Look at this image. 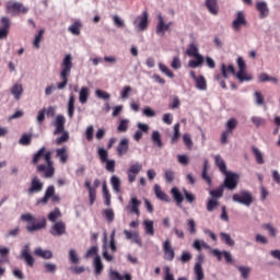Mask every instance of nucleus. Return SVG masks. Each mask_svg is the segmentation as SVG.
<instances>
[{"label": "nucleus", "mask_w": 280, "mask_h": 280, "mask_svg": "<svg viewBox=\"0 0 280 280\" xmlns=\"http://www.w3.org/2000/svg\"><path fill=\"white\" fill-rule=\"evenodd\" d=\"M44 159L45 164L40 163V160ZM32 164L37 165L36 170L39 174H44V178H51L56 174V168L54 167V161H51V153L47 151L45 147H42L32 159Z\"/></svg>", "instance_id": "1"}, {"label": "nucleus", "mask_w": 280, "mask_h": 280, "mask_svg": "<svg viewBox=\"0 0 280 280\" xmlns=\"http://www.w3.org/2000/svg\"><path fill=\"white\" fill-rule=\"evenodd\" d=\"M22 222H27L26 231L28 233H36V231H43V229H47V219L45 217H36L32 213H23L21 214Z\"/></svg>", "instance_id": "2"}, {"label": "nucleus", "mask_w": 280, "mask_h": 280, "mask_svg": "<svg viewBox=\"0 0 280 280\" xmlns=\"http://www.w3.org/2000/svg\"><path fill=\"white\" fill-rule=\"evenodd\" d=\"M71 69H73V57L66 55L61 62L60 79L62 82L58 83L57 89L62 91L69 84V75H71Z\"/></svg>", "instance_id": "3"}, {"label": "nucleus", "mask_w": 280, "mask_h": 280, "mask_svg": "<svg viewBox=\"0 0 280 280\" xmlns=\"http://www.w3.org/2000/svg\"><path fill=\"white\" fill-rule=\"evenodd\" d=\"M187 56L195 58L196 60H189L188 67L190 69H198L201 65H205V57L198 52V46L196 44H190L186 50Z\"/></svg>", "instance_id": "4"}, {"label": "nucleus", "mask_w": 280, "mask_h": 280, "mask_svg": "<svg viewBox=\"0 0 280 280\" xmlns=\"http://www.w3.org/2000/svg\"><path fill=\"white\" fill-rule=\"evenodd\" d=\"M30 8L24 7L22 2L10 0L5 3V13L10 16H19L20 14H27Z\"/></svg>", "instance_id": "5"}, {"label": "nucleus", "mask_w": 280, "mask_h": 280, "mask_svg": "<svg viewBox=\"0 0 280 280\" xmlns=\"http://www.w3.org/2000/svg\"><path fill=\"white\" fill-rule=\"evenodd\" d=\"M49 200H51V202H52L54 205L60 202V195H57V194H56V187H54V186H48V187L46 188V191H45V194H44V197L38 198L37 201H36V205H37V206H38V205L45 206V205H47V202H49Z\"/></svg>", "instance_id": "6"}, {"label": "nucleus", "mask_w": 280, "mask_h": 280, "mask_svg": "<svg viewBox=\"0 0 280 280\" xmlns=\"http://www.w3.org/2000/svg\"><path fill=\"white\" fill-rule=\"evenodd\" d=\"M223 174L225 176L223 187H225V189H230V191H233V189H237V183H240V175H237V173L232 172Z\"/></svg>", "instance_id": "7"}, {"label": "nucleus", "mask_w": 280, "mask_h": 280, "mask_svg": "<svg viewBox=\"0 0 280 280\" xmlns=\"http://www.w3.org/2000/svg\"><path fill=\"white\" fill-rule=\"evenodd\" d=\"M150 24L148 11H143L141 15L136 16L133 20V26L138 32H145Z\"/></svg>", "instance_id": "8"}, {"label": "nucleus", "mask_w": 280, "mask_h": 280, "mask_svg": "<svg viewBox=\"0 0 280 280\" xmlns=\"http://www.w3.org/2000/svg\"><path fill=\"white\" fill-rule=\"evenodd\" d=\"M232 200L234 202H238L240 205H245V207H250V205H253V195L246 190H243L240 194H234Z\"/></svg>", "instance_id": "9"}, {"label": "nucleus", "mask_w": 280, "mask_h": 280, "mask_svg": "<svg viewBox=\"0 0 280 280\" xmlns=\"http://www.w3.org/2000/svg\"><path fill=\"white\" fill-rule=\"evenodd\" d=\"M242 27H248V21H246V15H244V12L237 11L236 18L232 22V28L234 32H241Z\"/></svg>", "instance_id": "10"}, {"label": "nucleus", "mask_w": 280, "mask_h": 280, "mask_svg": "<svg viewBox=\"0 0 280 280\" xmlns=\"http://www.w3.org/2000/svg\"><path fill=\"white\" fill-rule=\"evenodd\" d=\"M164 259L166 261H174V258L176 257V252H174V247H172V241L170 238H166L165 242L162 245Z\"/></svg>", "instance_id": "11"}, {"label": "nucleus", "mask_w": 280, "mask_h": 280, "mask_svg": "<svg viewBox=\"0 0 280 280\" xmlns=\"http://www.w3.org/2000/svg\"><path fill=\"white\" fill-rule=\"evenodd\" d=\"M142 170H143L142 163L138 162L130 165L129 168L127 170V176H128L129 183H135V180H137V175H139Z\"/></svg>", "instance_id": "12"}, {"label": "nucleus", "mask_w": 280, "mask_h": 280, "mask_svg": "<svg viewBox=\"0 0 280 280\" xmlns=\"http://www.w3.org/2000/svg\"><path fill=\"white\" fill-rule=\"evenodd\" d=\"M0 40H3L4 38H8V35L10 34V27L12 25V21L8 16H2L0 19Z\"/></svg>", "instance_id": "13"}, {"label": "nucleus", "mask_w": 280, "mask_h": 280, "mask_svg": "<svg viewBox=\"0 0 280 280\" xmlns=\"http://www.w3.org/2000/svg\"><path fill=\"white\" fill-rule=\"evenodd\" d=\"M67 233V224L63 221H57L50 229V234L54 237H60Z\"/></svg>", "instance_id": "14"}, {"label": "nucleus", "mask_w": 280, "mask_h": 280, "mask_svg": "<svg viewBox=\"0 0 280 280\" xmlns=\"http://www.w3.org/2000/svg\"><path fill=\"white\" fill-rule=\"evenodd\" d=\"M159 22L155 28V33L158 34V36H165V32H167L170 30V27H172V22L165 24V20L163 19L162 15L158 16Z\"/></svg>", "instance_id": "15"}, {"label": "nucleus", "mask_w": 280, "mask_h": 280, "mask_svg": "<svg viewBox=\"0 0 280 280\" xmlns=\"http://www.w3.org/2000/svg\"><path fill=\"white\" fill-rule=\"evenodd\" d=\"M129 148H130V140H128V138H122L116 148V152L118 156H124L128 154Z\"/></svg>", "instance_id": "16"}, {"label": "nucleus", "mask_w": 280, "mask_h": 280, "mask_svg": "<svg viewBox=\"0 0 280 280\" xmlns=\"http://www.w3.org/2000/svg\"><path fill=\"white\" fill-rule=\"evenodd\" d=\"M67 119L62 115H58L55 119L54 126H55V131L54 135H62L65 132V124Z\"/></svg>", "instance_id": "17"}, {"label": "nucleus", "mask_w": 280, "mask_h": 280, "mask_svg": "<svg viewBox=\"0 0 280 280\" xmlns=\"http://www.w3.org/2000/svg\"><path fill=\"white\" fill-rule=\"evenodd\" d=\"M43 182H40V178L38 176L33 177L31 182V187L28 188V194H39V191H43Z\"/></svg>", "instance_id": "18"}, {"label": "nucleus", "mask_w": 280, "mask_h": 280, "mask_svg": "<svg viewBox=\"0 0 280 280\" xmlns=\"http://www.w3.org/2000/svg\"><path fill=\"white\" fill-rule=\"evenodd\" d=\"M256 10L259 12V19H266L270 14V9H268V3L257 2Z\"/></svg>", "instance_id": "19"}, {"label": "nucleus", "mask_w": 280, "mask_h": 280, "mask_svg": "<svg viewBox=\"0 0 280 280\" xmlns=\"http://www.w3.org/2000/svg\"><path fill=\"white\" fill-rule=\"evenodd\" d=\"M171 194H172L173 200L176 202L177 207H180L183 205V201L185 200L183 192H180L178 187H173L171 189Z\"/></svg>", "instance_id": "20"}, {"label": "nucleus", "mask_w": 280, "mask_h": 280, "mask_svg": "<svg viewBox=\"0 0 280 280\" xmlns=\"http://www.w3.org/2000/svg\"><path fill=\"white\" fill-rule=\"evenodd\" d=\"M154 194H155L158 200H162L163 202L171 201L170 196L161 189V186H159V184L154 185Z\"/></svg>", "instance_id": "21"}, {"label": "nucleus", "mask_w": 280, "mask_h": 280, "mask_svg": "<svg viewBox=\"0 0 280 280\" xmlns=\"http://www.w3.org/2000/svg\"><path fill=\"white\" fill-rule=\"evenodd\" d=\"M85 187L89 191L90 205H95V198L97 196V190L93 186H91V180H85Z\"/></svg>", "instance_id": "22"}, {"label": "nucleus", "mask_w": 280, "mask_h": 280, "mask_svg": "<svg viewBox=\"0 0 280 280\" xmlns=\"http://www.w3.org/2000/svg\"><path fill=\"white\" fill-rule=\"evenodd\" d=\"M141 206V201L137 199V197L131 198L128 209L130 213H136V215H140L139 207Z\"/></svg>", "instance_id": "23"}, {"label": "nucleus", "mask_w": 280, "mask_h": 280, "mask_svg": "<svg viewBox=\"0 0 280 280\" xmlns=\"http://www.w3.org/2000/svg\"><path fill=\"white\" fill-rule=\"evenodd\" d=\"M73 115H75V95L70 94L68 101V117L73 119Z\"/></svg>", "instance_id": "24"}, {"label": "nucleus", "mask_w": 280, "mask_h": 280, "mask_svg": "<svg viewBox=\"0 0 280 280\" xmlns=\"http://www.w3.org/2000/svg\"><path fill=\"white\" fill-rule=\"evenodd\" d=\"M252 152L254 154L257 165H264V163H266L264 161V153H261V151L257 147H252Z\"/></svg>", "instance_id": "25"}, {"label": "nucleus", "mask_w": 280, "mask_h": 280, "mask_svg": "<svg viewBox=\"0 0 280 280\" xmlns=\"http://www.w3.org/2000/svg\"><path fill=\"white\" fill-rule=\"evenodd\" d=\"M89 95H91V93L89 92V88L86 86L81 88L79 92L80 104H86L89 102Z\"/></svg>", "instance_id": "26"}, {"label": "nucleus", "mask_w": 280, "mask_h": 280, "mask_svg": "<svg viewBox=\"0 0 280 280\" xmlns=\"http://www.w3.org/2000/svg\"><path fill=\"white\" fill-rule=\"evenodd\" d=\"M22 258L24 259L25 264L30 267V268H34V257L32 256V254H30V250L27 249H23L22 250Z\"/></svg>", "instance_id": "27"}, {"label": "nucleus", "mask_w": 280, "mask_h": 280, "mask_svg": "<svg viewBox=\"0 0 280 280\" xmlns=\"http://www.w3.org/2000/svg\"><path fill=\"white\" fill-rule=\"evenodd\" d=\"M214 163H215L217 167H219L221 174H226L229 172V171H226V163L224 162L222 156L215 155Z\"/></svg>", "instance_id": "28"}, {"label": "nucleus", "mask_w": 280, "mask_h": 280, "mask_svg": "<svg viewBox=\"0 0 280 280\" xmlns=\"http://www.w3.org/2000/svg\"><path fill=\"white\" fill-rule=\"evenodd\" d=\"M57 156L60 160V163H67L69 161V153H67V147L56 150Z\"/></svg>", "instance_id": "29"}, {"label": "nucleus", "mask_w": 280, "mask_h": 280, "mask_svg": "<svg viewBox=\"0 0 280 280\" xmlns=\"http://www.w3.org/2000/svg\"><path fill=\"white\" fill-rule=\"evenodd\" d=\"M174 135L171 138V143H178V140L180 139V122H176L173 127Z\"/></svg>", "instance_id": "30"}, {"label": "nucleus", "mask_w": 280, "mask_h": 280, "mask_svg": "<svg viewBox=\"0 0 280 280\" xmlns=\"http://www.w3.org/2000/svg\"><path fill=\"white\" fill-rule=\"evenodd\" d=\"M80 30H82V22L75 21L72 25L68 27V32L74 36H80Z\"/></svg>", "instance_id": "31"}, {"label": "nucleus", "mask_w": 280, "mask_h": 280, "mask_svg": "<svg viewBox=\"0 0 280 280\" xmlns=\"http://www.w3.org/2000/svg\"><path fill=\"white\" fill-rule=\"evenodd\" d=\"M35 255H37V257H42V259H51V257H54L51 250H45L40 247L35 249Z\"/></svg>", "instance_id": "32"}, {"label": "nucleus", "mask_w": 280, "mask_h": 280, "mask_svg": "<svg viewBox=\"0 0 280 280\" xmlns=\"http://www.w3.org/2000/svg\"><path fill=\"white\" fill-rule=\"evenodd\" d=\"M11 93L14 96V100H21V95H23V85L15 83L11 89Z\"/></svg>", "instance_id": "33"}, {"label": "nucleus", "mask_w": 280, "mask_h": 280, "mask_svg": "<svg viewBox=\"0 0 280 280\" xmlns=\"http://www.w3.org/2000/svg\"><path fill=\"white\" fill-rule=\"evenodd\" d=\"M206 8L210 14H218V0H206Z\"/></svg>", "instance_id": "34"}, {"label": "nucleus", "mask_w": 280, "mask_h": 280, "mask_svg": "<svg viewBox=\"0 0 280 280\" xmlns=\"http://www.w3.org/2000/svg\"><path fill=\"white\" fill-rule=\"evenodd\" d=\"M221 73L225 79L229 78V73H232V75H235V67L233 65H230L229 67H226V65L223 63L221 65Z\"/></svg>", "instance_id": "35"}, {"label": "nucleus", "mask_w": 280, "mask_h": 280, "mask_svg": "<svg viewBox=\"0 0 280 280\" xmlns=\"http://www.w3.org/2000/svg\"><path fill=\"white\" fill-rule=\"evenodd\" d=\"M110 185L116 194H119V191H121V179H119V177L113 175L110 177Z\"/></svg>", "instance_id": "36"}, {"label": "nucleus", "mask_w": 280, "mask_h": 280, "mask_svg": "<svg viewBox=\"0 0 280 280\" xmlns=\"http://www.w3.org/2000/svg\"><path fill=\"white\" fill-rule=\"evenodd\" d=\"M196 88L199 91H207V79H205V77L199 75L196 80Z\"/></svg>", "instance_id": "37"}, {"label": "nucleus", "mask_w": 280, "mask_h": 280, "mask_svg": "<svg viewBox=\"0 0 280 280\" xmlns=\"http://www.w3.org/2000/svg\"><path fill=\"white\" fill-rule=\"evenodd\" d=\"M151 140L152 142L158 147V148H163V140H161V132L159 131H153L151 135Z\"/></svg>", "instance_id": "38"}, {"label": "nucleus", "mask_w": 280, "mask_h": 280, "mask_svg": "<svg viewBox=\"0 0 280 280\" xmlns=\"http://www.w3.org/2000/svg\"><path fill=\"white\" fill-rule=\"evenodd\" d=\"M94 268L95 275H102V271L104 270V264H102V258L100 256H95L94 258Z\"/></svg>", "instance_id": "39"}, {"label": "nucleus", "mask_w": 280, "mask_h": 280, "mask_svg": "<svg viewBox=\"0 0 280 280\" xmlns=\"http://www.w3.org/2000/svg\"><path fill=\"white\" fill-rule=\"evenodd\" d=\"M195 275H196V280L205 279V270H202V265L200 262H196L195 265Z\"/></svg>", "instance_id": "40"}, {"label": "nucleus", "mask_w": 280, "mask_h": 280, "mask_svg": "<svg viewBox=\"0 0 280 280\" xmlns=\"http://www.w3.org/2000/svg\"><path fill=\"white\" fill-rule=\"evenodd\" d=\"M183 143L187 148V150L194 149V140H191V135L184 133L183 135Z\"/></svg>", "instance_id": "41"}, {"label": "nucleus", "mask_w": 280, "mask_h": 280, "mask_svg": "<svg viewBox=\"0 0 280 280\" xmlns=\"http://www.w3.org/2000/svg\"><path fill=\"white\" fill-rule=\"evenodd\" d=\"M143 224L147 235H154V221L144 220Z\"/></svg>", "instance_id": "42"}, {"label": "nucleus", "mask_w": 280, "mask_h": 280, "mask_svg": "<svg viewBox=\"0 0 280 280\" xmlns=\"http://www.w3.org/2000/svg\"><path fill=\"white\" fill-rule=\"evenodd\" d=\"M236 78L240 82H250V80H253V75L246 73V70L237 72Z\"/></svg>", "instance_id": "43"}, {"label": "nucleus", "mask_w": 280, "mask_h": 280, "mask_svg": "<svg viewBox=\"0 0 280 280\" xmlns=\"http://www.w3.org/2000/svg\"><path fill=\"white\" fill-rule=\"evenodd\" d=\"M58 218H62V212H60V208H55L54 211L48 213L49 222H56Z\"/></svg>", "instance_id": "44"}, {"label": "nucleus", "mask_w": 280, "mask_h": 280, "mask_svg": "<svg viewBox=\"0 0 280 280\" xmlns=\"http://www.w3.org/2000/svg\"><path fill=\"white\" fill-rule=\"evenodd\" d=\"M220 237H221L222 242H224L228 246H235V241H233V238H231L230 234L221 232Z\"/></svg>", "instance_id": "45"}, {"label": "nucleus", "mask_w": 280, "mask_h": 280, "mask_svg": "<svg viewBox=\"0 0 280 280\" xmlns=\"http://www.w3.org/2000/svg\"><path fill=\"white\" fill-rule=\"evenodd\" d=\"M43 36H45V30H40L38 34L35 36L33 43L35 49H40V40H43Z\"/></svg>", "instance_id": "46"}, {"label": "nucleus", "mask_w": 280, "mask_h": 280, "mask_svg": "<svg viewBox=\"0 0 280 280\" xmlns=\"http://www.w3.org/2000/svg\"><path fill=\"white\" fill-rule=\"evenodd\" d=\"M237 270L241 273V277L245 280L248 279V277L250 276V271H252L250 267H244V266L237 267Z\"/></svg>", "instance_id": "47"}, {"label": "nucleus", "mask_w": 280, "mask_h": 280, "mask_svg": "<svg viewBox=\"0 0 280 280\" xmlns=\"http://www.w3.org/2000/svg\"><path fill=\"white\" fill-rule=\"evenodd\" d=\"M219 206H220V202L217 199H210L207 202V211L211 213V211H215V209H218Z\"/></svg>", "instance_id": "48"}, {"label": "nucleus", "mask_w": 280, "mask_h": 280, "mask_svg": "<svg viewBox=\"0 0 280 280\" xmlns=\"http://www.w3.org/2000/svg\"><path fill=\"white\" fill-rule=\"evenodd\" d=\"M32 143V135L24 133L19 140L20 145H30Z\"/></svg>", "instance_id": "49"}, {"label": "nucleus", "mask_w": 280, "mask_h": 280, "mask_svg": "<svg viewBox=\"0 0 280 280\" xmlns=\"http://www.w3.org/2000/svg\"><path fill=\"white\" fill-rule=\"evenodd\" d=\"M45 272H49L50 275H54L56 270H58V266L52 262H45L44 264Z\"/></svg>", "instance_id": "50"}, {"label": "nucleus", "mask_w": 280, "mask_h": 280, "mask_svg": "<svg viewBox=\"0 0 280 280\" xmlns=\"http://www.w3.org/2000/svg\"><path fill=\"white\" fill-rule=\"evenodd\" d=\"M159 69L162 71V73L167 75V78H174V72H172V70H170V68H167V66L164 63H159Z\"/></svg>", "instance_id": "51"}, {"label": "nucleus", "mask_w": 280, "mask_h": 280, "mask_svg": "<svg viewBox=\"0 0 280 280\" xmlns=\"http://www.w3.org/2000/svg\"><path fill=\"white\" fill-rule=\"evenodd\" d=\"M208 163H209V161H207V160L203 163V170H202L201 178H203L207 184L211 185V177L207 173V165H208Z\"/></svg>", "instance_id": "52"}, {"label": "nucleus", "mask_w": 280, "mask_h": 280, "mask_svg": "<svg viewBox=\"0 0 280 280\" xmlns=\"http://www.w3.org/2000/svg\"><path fill=\"white\" fill-rule=\"evenodd\" d=\"M128 119H122L120 120L118 127H117V131L118 132H128Z\"/></svg>", "instance_id": "53"}, {"label": "nucleus", "mask_w": 280, "mask_h": 280, "mask_svg": "<svg viewBox=\"0 0 280 280\" xmlns=\"http://www.w3.org/2000/svg\"><path fill=\"white\" fill-rule=\"evenodd\" d=\"M97 154L102 163H105V161H108V151L106 149L100 148L97 151Z\"/></svg>", "instance_id": "54"}, {"label": "nucleus", "mask_w": 280, "mask_h": 280, "mask_svg": "<svg viewBox=\"0 0 280 280\" xmlns=\"http://www.w3.org/2000/svg\"><path fill=\"white\" fill-rule=\"evenodd\" d=\"M252 122L254 124V126H256V128H259L260 126H266V119L257 116L252 117Z\"/></svg>", "instance_id": "55"}, {"label": "nucleus", "mask_w": 280, "mask_h": 280, "mask_svg": "<svg viewBox=\"0 0 280 280\" xmlns=\"http://www.w3.org/2000/svg\"><path fill=\"white\" fill-rule=\"evenodd\" d=\"M210 196L213 198H222L224 196V186L210 191Z\"/></svg>", "instance_id": "56"}, {"label": "nucleus", "mask_w": 280, "mask_h": 280, "mask_svg": "<svg viewBox=\"0 0 280 280\" xmlns=\"http://www.w3.org/2000/svg\"><path fill=\"white\" fill-rule=\"evenodd\" d=\"M184 196L186 202H189V205H192V202H196V195L189 192L187 189H184Z\"/></svg>", "instance_id": "57"}, {"label": "nucleus", "mask_w": 280, "mask_h": 280, "mask_svg": "<svg viewBox=\"0 0 280 280\" xmlns=\"http://www.w3.org/2000/svg\"><path fill=\"white\" fill-rule=\"evenodd\" d=\"M192 247L199 252L202 250V248H209V246L207 245V243H205V241H199V240H196L194 242Z\"/></svg>", "instance_id": "58"}, {"label": "nucleus", "mask_w": 280, "mask_h": 280, "mask_svg": "<svg viewBox=\"0 0 280 280\" xmlns=\"http://www.w3.org/2000/svg\"><path fill=\"white\" fill-rule=\"evenodd\" d=\"M67 141H69V133L63 130L61 137L57 138L56 143L57 145H61V143H67Z\"/></svg>", "instance_id": "59"}, {"label": "nucleus", "mask_w": 280, "mask_h": 280, "mask_svg": "<svg viewBox=\"0 0 280 280\" xmlns=\"http://www.w3.org/2000/svg\"><path fill=\"white\" fill-rule=\"evenodd\" d=\"M95 95L100 100H110V94H108V92L103 91V90H96Z\"/></svg>", "instance_id": "60"}, {"label": "nucleus", "mask_w": 280, "mask_h": 280, "mask_svg": "<svg viewBox=\"0 0 280 280\" xmlns=\"http://www.w3.org/2000/svg\"><path fill=\"white\" fill-rule=\"evenodd\" d=\"M262 229L268 231L271 237H277V229H275V226H272L270 223L264 224Z\"/></svg>", "instance_id": "61"}, {"label": "nucleus", "mask_w": 280, "mask_h": 280, "mask_svg": "<svg viewBox=\"0 0 280 280\" xmlns=\"http://www.w3.org/2000/svg\"><path fill=\"white\" fill-rule=\"evenodd\" d=\"M104 215L107 222H113V220H115V211H113V209L104 210Z\"/></svg>", "instance_id": "62"}, {"label": "nucleus", "mask_w": 280, "mask_h": 280, "mask_svg": "<svg viewBox=\"0 0 280 280\" xmlns=\"http://www.w3.org/2000/svg\"><path fill=\"white\" fill-rule=\"evenodd\" d=\"M69 257H70L71 264H79L80 258L78 257V254L75 253V249H70Z\"/></svg>", "instance_id": "63"}, {"label": "nucleus", "mask_w": 280, "mask_h": 280, "mask_svg": "<svg viewBox=\"0 0 280 280\" xmlns=\"http://www.w3.org/2000/svg\"><path fill=\"white\" fill-rule=\"evenodd\" d=\"M109 280H124V276H121L120 272L110 271L109 272Z\"/></svg>", "instance_id": "64"}]
</instances>
